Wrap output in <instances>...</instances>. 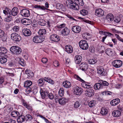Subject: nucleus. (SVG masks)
Listing matches in <instances>:
<instances>
[{
	"instance_id": "nucleus-24",
	"label": "nucleus",
	"mask_w": 123,
	"mask_h": 123,
	"mask_svg": "<svg viewBox=\"0 0 123 123\" xmlns=\"http://www.w3.org/2000/svg\"><path fill=\"white\" fill-rule=\"evenodd\" d=\"M63 86L67 88H69L71 86V84L70 82L68 81H65L63 83Z\"/></svg>"
},
{
	"instance_id": "nucleus-43",
	"label": "nucleus",
	"mask_w": 123,
	"mask_h": 123,
	"mask_svg": "<svg viewBox=\"0 0 123 123\" xmlns=\"http://www.w3.org/2000/svg\"><path fill=\"white\" fill-rule=\"evenodd\" d=\"M80 13L82 15L85 16L88 14V12L87 10L85 9H82L80 10Z\"/></svg>"
},
{
	"instance_id": "nucleus-17",
	"label": "nucleus",
	"mask_w": 123,
	"mask_h": 123,
	"mask_svg": "<svg viewBox=\"0 0 123 123\" xmlns=\"http://www.w3.org/2000/svg\"><path fill=\"white\" fill-rule=\"evenodd\" d=\"M18 12V8L16 7H15L13 8L11 10V15L15 16L17 15Z\"/></svg>"
},
{
	"instance_id": "nucleus-42",
	"label": "nucleus",
	"mask_w": 123,
	"mask_h": 123,
	"mask_svg": "<svg viewBox=\"0 0 123 123\" xmlns=\"http://www.w3.org/2000/svg\"><path fill=\"white\" fill-rule=\"evenodd\" d=\"M97 62V60L95 58L90 59L88 61L89 64H94Z\"/></svg>"
},
{
	"instance_id": "nucleus-12",
	"label": "nucleus",
	"mask_w": 123,
	"mask_h": 123,
	"mask_svg": "<svg viewBox=\"0 0 123 123\" xmlns=\"http://www.w3.org/2000/svg\"><path fill=\"white\" fill-rule=\"evenodd\" d=\"M50 39L51 41L58 42L59 41L60 38L59 36L56 34H53L50 36Z\"/></svg>"
},
{
	"instance_id": "nucleus-1",
	"label": "nucleus",
	"mask_w": 123,
	"mask_h": 123,
	"mask_svg": "<svg viewBox=\"0 0 123 123\" xmlns=\"http://www.w3.org/2000/svg\"><path fill=\"white\" fill-rule=\"evenodd\" d=\"M74 77L77 80L82 82L81 84L82 86L83 87L87 89L85 91V94L86 95L89 97L93 96L94 93V90L92 88L93 86L90 85L89 83L86 82L77 75H75Z\"/></svg>"
},
{
	"instance_id": "nucleus-26",
	"label": "nucleus",
	"mask_w": 123,
	"mask_h": 123,
	"mask_svg": "<svg viewBox=\"0 0 123 123\" xmlns=\"http://www.w3.org/2000/svg\"><path fill=\"white\" fill-rule=\"evenodd\" d=\"M94 88L95 90H100L103 88L100 82V83H96L95 84L94 86Z\"/></svg>"
},
{
	"instance_id": "nucleus-2",
	"label": "nucleus",
	"mask_w": 123,
	"mask_h": 123,
	"mask_svg": "<svg viewBox=\"0 0 123 123\" xmlns=\"http://www.w3.org/2000/svg\"><path fill=\"white\" fill-rule=\"evenodd\" d=\"M40 94L43 99H44L46 96L51 100H52L54 98V96L53 94L51 92H49L48 91H43V90L41 91Z\"/></svg>"
},
{
	"instance_id": "nucleus-34",
	"label": "nucleus",
	"mask_w": 123,
	"mask_h": 123,
	"mask_svg": "<svg viewBox=\"0 0 123 123\" xmlns=\"http://www.w3.org/2000/svg\"><path fill=\"white\" fill-rule=\"evenodd\" d=\"M105 53L108 55L111 56L113 54L112 49L110 48L107 49L105 50Z\"/></svg>"
},
{
	"instance_id": "nucleus-23",
	"label": "nucleus",
	"mask_w": 123,
	"mask_h": 123,
	"mask_svg": "<svg viewBox=\"0 0 123 123\" xmlns=\"http://www.w3.org/2000/svg\"><path fill=\"white\" fill-rule=\"evenodd\" d=\"M62 34L64 36H67L70 33L69 30L67 27H65L64 28L62 31Z\"/></svg>"
},
{
	"instance_id": "nucleus-3",
	"label": "nucleus",
	"mask_w": 123,
	"mask_h": 123,
	"mask_svg": "<svg viewBox=\"0 0 123 123\" xmlns=\"http://www.w3.org/2000/svg\"><path fill=\"white\" fill-rule=\"evenodd\" d=\"M66 5L69 7L75 10H78L79 8L78 6L75 4V2L71 0H67L66 1Z\"/></svg>"
},
{
	"instance_id": "nucleus-61",
	"label": "nucleus",
	"mask_w": 123,
	"mask_h": 123,
	"mask_svg": "<svg viewBox=\"0 0 123 123\" xmlns=\"http://www.w3.org/2000/svg\"><path fill=\"white\" fill-rule=\"evenodd\" d=\"M65 26V24H61L59 25H58L57 26V27L59 28H62L64 27Z\"/></svg>"
},
{
	"instance_id": "nucleus-22",
	"label": "nucleus",
	"mask_w": 123,
	"mask_h": 123,
	"mask_svg": "<svg viewBox=\"0 0 123 123\" xmlns=\"http://www.w3.org/2000/svg\"><path fill=\"white\" fill-rule=\"evenodd\" d=\"M22 105L28 110L31 111L33 110V109L32 106L28 105L27 103L25 102L24 100L22 101Z\"/></svg>"
},
{
	"instance_id": "nucleus-38",
	"label": "nucleus",
	"mask_w": 123,
	"mask_h": 123,
	"mask_svg": "<svg viewBox=\"0 0 123 123\" xmlns=\"http://www.w3.org/2000/svg\"><path fill=\"white\" fill-rule=\"evenodd\" d=\"M37 82L40 86H42L44 83V81H43V78L40 79L37 81Z\"/></svg>"
},
{
	"instance_id": "nucleus-18",
	"label": "nucleus",
	"mask_w": 123,
	"mask_h": 123,
	"mask_svg": "<svg viewBox=\"0 0 123 123\" xmlns=\"http://www.w3.org/2000/svg\"><path fill=\"white\" fill-rule=\"evenodd\" d=\"M65 50L68 53H71L73 52V48L70 45H67L65 47Z\"/></svg>"
},
{
	"instance_id": "nucleus-25",
	"label": "nucleus",
	"mask_w": 123,
	"mask_h": 123,
	"mask_svg": "<svg viewBox=\"0 0 123 123\" xmlns=\"http://www.w3.org/2000/svg\"><path fill=\"white\" fill-rule=\"evenodd\" d=\"M112 115L114 117H118L121 115V112L120 111L117 110L114 111L112 112Z\"/></svg>"
},
{
	"instance_id": "nucleus-45",
	"label": "nucleus",
	"mask_w": 123,
	"mask_h": 123,
	"mask_svg": "<svg viewBox=\"0 0 123 123\" xmlns=\"http://www.w3.org/2000/svg\"><path fill=\"white\" fill-rule=\"evenodd\" d=\"M81 103L80 101H76L74 104V107L75 108H77L80 106Z\"/></svg>"
},
{
	"instance_id": "nucleus-51",
	"label": "nucleus",
	"mask_w": 123,
	"mask_h": 123,
	"mask_svg": "<svg viewBox=\"0 0 123 123\" xmlns=\"http://www.w3.org/2000/svg\"><path fill=\"white\" fill-rule=\"evenodd\" d=\"M12 29L14 31L17 32L19 31V27L18 26H15L13 27Z\"/></svg>"
},
{
	"instance_id": "nucleus-37",
	"label": "nucleus",
	"mask_w": 123,
	"mask_h": 123,
	"mask_svg": "<svg viewBox=\"0 0 123 123\" xmlns=\"http://www.w3.org/2000/svg\"><path fill=\"white\" fill-rule=\"evenodd\" d=\"M108 110L105 108H102L101 110V113L103 115H105L107 114Z\"/></svg>"
},
{
	"instance_id": "nucleus-11",
	"label": "nucleus",
	"mask_w": 123,
	"mask_h": 123,
	"mask_svg": "<svg viewBox=\"0 0 123 123\" xmlns=\"http://www.w3.org/2000/svg\"><path fill=\"white\" fill-rule=\"evenodd\" d=\"M95 15L98 17H101L104 14V11L101 9L99 8L96 9L95 13Z\"/></svg>"
},
{
	"instance_id": "nucleus-20",
	"label": "nucleus",
	"mask_w": 123,
	"mask_h": 123,
	"mask_svg": "<svg viewBox=\"0 0 123 123\" xmlns=\"http://www.w3.org/2000/svg\"><path fill=\"white\" fill-rule=\"evenodd\" d=\"M79 68L83 71H86L87 69L88 65L86 64L82 63L79 65Z\"/></svg>"
},
{
	"instance_id": "nucleus-9",
	"label": "nucleus",
	"mask_w": 123,
	"mask_h": 123,
	"mask_svg": "<svg viewBox=\"0 0 123 123\" xmlns=\"http://www.w3.org/2000/svg\"><path fill=\"white\" fill-rule=\"evenodd\" d=\"M112 64L115 67L118 68L122 66V62L120 60H115L112 62Z\"/></svg>"
},
{
	"instance_id": "nucleus-33",
	"label": "nucleus",
	"mask_w": 123,
	"mask_h": 123,
	"mask_svg": "<svg viewBox=\"0 0 123 123\" xmlns=\"http://www.w3.org/2000/svg\"><path fill=\"white\" fill-rule=\"evenodd\" d=\"M32 84V82L31 81L27 80L25 82L24 86L25 87H30Z\"/></svg>"
},
{
	"instance_id": "nucleus-58",
	"label": "nucleus",
	"mask_w": 123,
	"mask_h": 123,
	"mask_svg": "<svg viewBox=\"0 0 123 123\" xmlns=\"http://www.w3.org/2000/svg\"><path fill=\"white\" fill-rule=\"evenodd\" d=\"M120 20V19L119 18H116L115 20H113V21L117 23H118Z\"/></svg>"
},
{
	"instance_id": "nucleus-59",
	"label": "nucleus",
	"mask_w": 123,
	"mask_h": 123,
	"mask_svg": "<svg viewBox=\"0 0 123 123\" xmlns=\"http://www.w3.org/2000/svg\"><path fill=\"white\" fill-rule=\"evenodd\" d=\"M39 9L42 10H49L48 8H45L44 6H40Z\"/></svg>"
},
{
	"instance_id": "nucleus-63",
	"label": "nucleus",
	"mask_w": 123,
	"mask_h": 123,
	"mask_svg": "<svg viewBox=\"0 0 123 123\" xmlns=\"http://www.w3.org/2000/svg\"><path fill=\"white\" fill-rule=\"evenodd\" d=\"M115 35L116 37L119 40H120L121 39V38L120 36L117 35L115 34Z\"/></svg>"
},
{
	"instance_id": "nucleus-29",
	"label": "nucleus",
	"mask_w": 123,
	"mask_h": 123,
	"mask_svg": "<svg viewBox=\"0 0 123 123\" xmlns=\"http://www.w3.org/2000/svg\"><path fill=\"white\" fill-rule=\"evenodd\" d=\"M11 115L12 117H17L20 115L19 112L16 111H12L11 113Z\"/></svg>"
},
{
	"instance_id": "nucleus-62",
	"label": "nucleus",
	"mask_w": 123,
	"mask_h": 123,
	"mask_svg": "<svg viewBox=\"0 0 123 123\" xmlns=\"http://www.w3.org/2000/svg\"><path fill=\"white\" fill-rule=\"evenodd\" d=\"M2 38V41H6L7 39L6 36H5L4 35L1 37Z\"/></svg>"
},
{
	"instance_id": "nucleus-50",
	"label": "nucleus",
	"mask_w": 123,
	"mask_h": 123,
	"mask_svg": "<svg viewBox=\"0 0 123 123\" xmlns=\"http://www.w3.org/2000/svg\"><path fill=\"white\" fill-rule=\"evenodd\" d=\"M88 105L89 106L91 107L95 105V103L94 101H92L90 102Z\"/></svg>"
},
{
	"instance_id": "nucleus-52",
	"label": "nucleus",
	"mask_w": 123,
	"mask_h": 123,
	"mask_svg": "<svg viewBox=\"0 0 123 123\" xmlns=\"http://www.w3.org/2000/svg\"><path fill=\"white\" fill-rule=\"evenodd\" d=\"M104 35L107 36H111V35H113L110 32L106 31H104Z\"/></svg>"
},
{
	"instance_id": "nucleus-46",
	"label": "nucleus",
	"mask_w": 123,
	"mask_h": 123,
	"mask_svg": "<svg viewBox=\"0 0 123 123\" xmlns=\"http://www.w3.org/2000/svg\"><path fill=\"white\" fill-rule=\"evenodd\" d=\"M38 24L40 25L43 26H45L46 24L45 21L43 19L40 20L38 22Z\"/></svg>"
},
{
	"instance_id": "nucleus-30",
	"label": "nucleus",
	"mask_w": 123,
	"mask_h": 123,
	"mask_svg": "<svg viewBox=\"0 0 123 123\" xmlns=\"http://www.w3.org/2000/svg\"><path fill=\"white\" fill-rule=\"evenodd\" d=\"M11 10L9 8L6 7L3 10V13L6 15H11Z\"/></svg>"
},
{
	"instance_id": "nucleus-32",
	"label": "nucleus",
	"mask_w": 123,
	"mask_h": 123,
	"mask_svg": "<svg viewBox=\"0 0 123 123\" xmlns=\"http://www.w3.org/2000/svg\"><path fill=\"white\" fill-rule=\"evenodd\" d=\"M44 80L45 81L48 82L49 83L52 85H53L54 84V81L50 78L48 77H45L44 79Z\"/></svg>"
},
{
	"instance_id": "nucleus-36",
	"label": "nucleus",
	"mask_w": 123,
	"mask_h": 123,
	"mask_svg": "<svg viewBox=\"0 0 123 123\" xmlns=\"http://www.w3.org/2000/svg\"><path fill=\"white\" fill-rule=\"evenodd\" d=\"M7 51V49L4 47H0V53L3 54L6 53Z\"/></svg>"
},
{
	"instance_id": "nucleus-10",
	"label": "nucleus",
	"mask_w": 123,
	"mask_h": 123,
	"mask_svg": "<svg viewBox=\"0 0 123 123\" xmlns=\"http://www.w3.org/2000/svg\"><path fill=\"white\" fill-rule=\"evenodd\" d=\"M20 14L22 16L26 17H28L30 15L29 11L26 9L22 10L20 12Z\"/></svg>"
},
{
	"instance_id": "nucleus-40",
	"label": "nucleus",
	"mask_w": 123,
	"mask_h": 123,
	"mask_svg": "<svg viewBox=\"0 0 123 123\" xmlns=\"http://www.w3.org/2000/svg\"><path fill=\"white\" fill-rule=\"evenodd\" d=\"M64 90L63 88H61L58 92V94L60 97H62L64 96Z\"/></svg>"
},
{
	"instance_id": "nucleus-28",
	"label": "nucleus",
	"mask_w": 123,
	"mask_h": 123,
	"mask_svg": "<svg viewBox=\"0 0 123 123\" xmlns=\"http://www.w3.org/2000/svg\"><path fill=\"white\" fill-rule=\"evenodd\" d=\"M17 121L18 123H21L24 121L25 120V117L23 115H21L18 116Z\"/></svg>"
},
{
	"instance_id": "nucleus-7",
	"label": "nucleus",
	"mask_w": 123,
	"mask_h": 123,
	"mask_svg": "<svg viewBox=\"0 0 123 123\" xmlns=\"http://www.w3.org/2000/svg\"><path fill=\"white\" fill-rule=\"evenodd\" d=\"M79 45L81 48L83 49L86 50L88 48L87 42L85 40H82L79 42Z\"/></svg>"
},
{
	"instance_id": "nucleus-16",
	"label": "nucleus",
	"mask_w": 123,
	"mask_h": 123,
	"mask_svg": "<svg viewBox=\"0 0 123 123\" xmlns=\"http://www.w3.org/2000/svg\"><path fill=\"white\" fill-rule=\"evenodd\" d=\"M72 31L76 33H79L81 30V27L75 25L73 26L72 29Z\"/></svg>"
},
{
	"instance_id": "nucleus-27",
	"label": "nucleus",
	"mask_w": 123,
	"mask_h": 123,
	"mask_svg": "<svg viewBox=\"0 0 123 123\" xmlns=\"http://www.w3.org/2000/svg\"><path fill=\"white\" fill-rule=\"evenodd\" d=\"M74 2L75 4L78 5L79 7V6H82L84 5V2L82 0H75Z\"/></svg>"
},
{
	"instance_id": "nucleus-5",
	"label": "nucleus",
	"mask_w": 123,
	"mask_h": 123,
	"mask_svg": "<svg viewBox=\"0 0 123 123\" xmlns=\"http://www.w3.org/2000/svg\"><path fill=\"white\" fill-rule=\"evenodd\" d=\"M44 36L40 35H37L34 37L33 40V42L35 43H40L43 42L44 40Z\"/></svg>"
},
{
	"instance_id": "nucleus-49",
	"label": "nucleus",
	"mask_w": 123,
	"mask_h": 123,
	"mask_svg": "<svg viewBox=\"0 0 123 123\" xmlns=\"http://www.w3.org/2000/svg\"><path fill=\"white\" fill-rule=\"evenodd\" d=\"M26 87L25 89L26 92V93L29 94L31 91L32 89L30 87Z\"/></svg>"
},
{
	"instance_id": "nucleus-53",
	"label": "nucleus",
	"mask_w": 123,
	"mask_h": 123,
	"mask_svg": "<svg viewBox=\"0 0 123 123\" xmlns=\"http://www.w3.org/2000/svg\"><path fill=\"white\" fill-rule=\"evenodd\" d=\"M19 64L23 66H25V64L24 62V60L23 59H20L19 61Z\"/></svg>"
},
{
	"instance_id": "nucleus-57",
	"label": "nucleus",
	"mask_w": 123,
	"mask_h": 123,
	"mask_svg": "<svg viewBox=\"0 0 123 123\" xmlns=\"http://www.w3.org/2000/svg\"><path fill=\"white\" fill-rule=\"evenodd\" d=\"M4 35V31L2 30H0V38H1Z\"/></svg>"
},
{
	"instance_id": "nucleus-64",
	"label": "nucleus",
	"mask_w": 123,
	"mask_h": 123,
	"mask_svg": "<svg viewBox=\"0 0 123 123\" xmlns=\"http://www.w3.org/2000/svg\"><path fill=\"white\" fill-rule=\"evenodd\" d=\"M4 81V78L3 77L0 78V84H2Z\"/></svg>"
},
{
	"instance_id": "nucleus-4",
	"label": "nucleus",
	"mask_w": 123,
	"mask_h": 123,
	"mask_svg": "<svg viewBox=\"0 0 123 123\" xmlns=\"http://www.w3.org/2000/svg\"><path fill=\"white\" fill-rule=\"evenodd\" d=\"M10 50L13 53L16 54H19L22 51L21 48L16 46H12L10 48Z\"/></svg>"
},
{
	"instance_id": "nucleus-19",
	"label": "nucleus",
	"mask_w": 123,
	"mask_h": 123,
	"mask_svg": "<svg viewBox=\"0 0 123 123\" xmlns=\"http://www.w3.org/2000/svg\"><path fill=\"white\" fill-rule=\"evenodd\" d=\"M120 102V100L118 98H116L111 101L110 103L112 106H115L118 105Z\"/></svg>"
},
{
	"instance_id": "nucleus-35",
	"label": "nucleus",
	"mask_w": 123,
	"mask_h": 123,
	"mask_svg": "<svg viewBox=\"0 0 123 123\" xmlns=\"http://www.w3.org/2000/svg\"><path fill=\"white\" fill-rule=\"evenodd\" d=\"M38 33L39 35H43L46 33V31L45 29H40Z\"/></svg>"
},
{
	"instance_id": "nucleus-44",
	"label": "nucleus",
	"mask_w": 123,
	"mask_h": 123,
	"mask_svg": "<svg viewBox=\"0 0 123 123\" xmlns=\"http://www.w3.org/2000/svg\"><path fill=\"white\" fill-rule=\"evenodd\" d=\"M8 16L6 17L4 19L5 21L9 22L12 20V16L11 14L8 15Z\"/></svg>"
},
{
	"instance_id": "nucleus-13",
	"label": "nucleus",
	"mask_w": 123,
	"mask_h": 123,
	"mask_svg": "<svg viewBox=\"0 0 123 123\" xmlns=\"http://www.w3.org/2000/svg\"><path fill=\"white\" fill-rule=\"evenodd\" d=\"M83 90L80 87H77L74 91V94L77 95H80L82 93Z\"/></svg>"
},
{
	"instance_id": "nucleus-60",
	"label": "nucleus",
	"mask_w": 123,
	"mask_h": 123,
	"mask_svg": "<svg viewBox=\"0 0 123 123\" xmlns=\"http://www.w3.org/2000/svg\"><path fill=\"white\" fill-rule=\"evenodd\" d=\"M89 50L92 53L94 51V48L93 46H90L89 48Z\"/></svg>"
},
{
	"instance_id": "nucleus-31",
	"label": "nucleus",
	"mask_w": 123,
	"mask_h": 123,
	"mask_svg": "<svg viewBox=\"0 0 123 123\" xmlns=\"http://www.w3.org/2000/svg\"><path fill=\"white\" fill-rule=\"evenodd\" d=\"M8 65L10 67H14L16 65V61L14 60H12L8 62Z\"/></svg>"
},
{
	"instance_id": "nucleus-8",
	"label": "nucleus",
	"mask_w": 123,
	"mask_h": 123,
	"mask_svg": "<svg viewBox=\"0 0 123 123\" xmlns=\"http://www.w3.org/2000/svg\"><path fill=\"white\" fill-rule=\"evenodd\" d=\"M97 70L98 73L101 76H105L107 74V72L102 67L98 66Z\"/></svg>"
},
{
	"instance_id": "nucleus-56",
	"label": "nucleus",
	"mask_w": 123,
	"mask_h": 123,
	"mask_svg": "<svg viewBox=\"0 0 123 123\" xmlns=\"http://www.w3.org/2000/svg\"><path fill=\"white\" fill-rule=\"evenodd\" d=\"M53 64L54 66L56 67H57L59 66L58 62L56 61H55L54 62Z\"/></svg>"
},
{
	"instance_id": "nucleus-48",
	"label": "nucleus",
	"mask_w": 123,
	"mask_h": 123,
	"mask_svg": "<svg viewBox=\"0 0 123 123\" xmlns=\"http://www.w3.org/2000/svg\"><path fill=\"white\" fill-rule=\"evenodd\" d=\"M26 117L27 118L28 120L30 121H32L33 118V117L30 114H27L26 115Z\"/></svg>"
},
{
	"instance_id": "nucleus-15",
	"label": "nucleus",
	"mask_w": 123,
	"mask_h": 123,
	"mask_svg": "<svg viewBox=\"0 0 123 123\" xmlns=\"http://www.w3.org/2000/svg\"><path fill=\"white\" fill-rule=\"evenodd\" d=\"M106 19L108 23L112 22L114 19L113 15L111 13H109L106 16Z\"/></svg>"
},
{
	"instance_id": "nucleus-54",
	"label": "nucleus",
	"mask_w": 123,
	"mask_h": 123,
	"mask_svg": "<svg viewBox=\"0 0 123 123\" xmlns=\"http://www.w3.org/2000/svg\"><path fill=\"white\" fill-rule=\"evenodd\" d=\"M66 16L68 18H69V20L76 21V20L73 17H72L71 15L68 14L66 15Z\"/></svg>"
},
{
	"instance_id": "nucleus-39",
	"label": "nucleus",
	"mask_w": 123,
	"mask_h": 123,
	"mask_svg": "<svg viewBox=\"0 0 123 123\" xmlns=\"http://www.w3.org/2000/svg\"><path fill=\"white\" fill-rule=\"evenodd\" d=\"M58 102L59 104L61 105H63L66 103V99L64 98H61L59 99Z\"/></svg>"
},
{
	"instance_id": "nucleus-55",
	"label": "nucleus",
	"mask_w": 123,
	"mask_h": 123,
	"mask_svg": "<svg viewBox=\"0 0 123 123\" xmlns=\"http://www.w3.org/2000/svg\"><path fill=\"white\" fill-rule=\"evenodd\" d=\"M48 59L46 58H43L42 60V62L43 63H46L48 61Z\"/></svg>"
},
{
	"instance_id": "nucleus-41",
	"label": "nucleus",
	"mask_w": 123,
	"mask_h": 123,
	"mask_svg": "<svg viewBox=\"0 0 123 123\" xmlns=\"http://www.w3.org/2000/svg\"><path fill=\"white\" fill-rule=\"evenodd\" d=\"M7 61V59L5 57H2L0 58V62L2 64L5 63Z\"/></svg>"
},
{
	"instance_id": "nucleus-21",
	"label": "nucleus",
	"mask_w": 123,
	"mask_h": 123,
	"mask_svg": "<svg viewBox=\"0 0 123 123\" xmlns=\"http://www.w3.org/2000/svg\"><path fill=\"white\" fill-rule=\"evenodd\" d=\"M82 59V57L80 55H77L74 58L75 62L76 64H79L81 62Z\"/></svg>"
},
{
	"instance_id": "nucleus-47",
	"label": "nucleus",
	"mask_w": 123,
	"mask_h": 123,
	"mask_svg": "<svg viewBox=\"0 0 123 123\" xmlns=\"http://www.w3.org/2000/svg\"><path fill=\"white\" fill-rule=\"evenodd\" d=\"M100 82L102 86H103H103H107L109 84L108 83L105 81H101Z\"/></svg>"
},
{
	"instance_id": "nucleus-6",
	"label": "nucleus",
	"mask_w": 123,
	"mask_h": 123,
	"mask_svg": "<svg viewBox=\"0 0 123 123\" xmlns=\"http://www.w3.org/2000/svg\"><path fill=\"white\" fill-rule=\"evenodd\" d=\"M11 38L14 41L19 42L21 40V36L17 33H13L11 35Z\"/></svg>"
},
{
	"instance_id": "nucleus-14",
	"label": "nucleus",
	"mask_w": 123,
	"mask_h": 123,
	"mask_svg": "<svg viewBox=\"0 0 123 123\" xmlns=\"http://www.w3.org/2000/svg\"><path fill=\"white\" fill-rule=\"evenodd\" d=\"M23 34L25 36L28 37L30 36L31 34L30 30L27 28L24 29L22 31Z\"/></svg>"
}]
</instances>
